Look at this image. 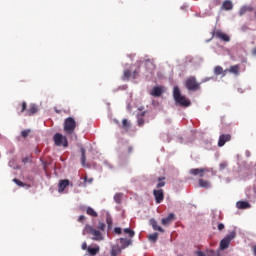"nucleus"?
<instances>
[{"mask_svg": "<svg viewBox=\"0 0 256 256\" xmlns=\"http://www.w3.org/2000/svg\"><path fill=\"white\" fill-rule=\"evenodd\" d=\"M150 95H152V97H161V95H163V89L159 86H155Z\"/></svg>", "mask_w": 256, "mask_h": 256, "instance_id": "obj_16", "label": "nucleus"}, {"mask_svg": "<svg viewBox=\"0 0 256 256\" xmlns=\"http://www.w3.org/2000/svg\"><path fill=\"white\" fill-rule=\"evenodd\" d=\"M149 223L152 226V229H154V231L165 233V229H163L161 226H158L157 220H155V218L150 219Z\"/></svg>", "mask_w": 256, "mask_h": 256, "instance_id": "obj_15", "label": "nucleus"}, {"mask_svg": "<svg viewBox=\"0 0 256 256\" xmlns=\"http://www.w3.org/2000/svg\"><path fill=\"white\" fill-rule=\"evenodd\" d=\"M131 77H133V72L129 69H125L122 76L123 81H129Z\"/></svg>", "mask_w": 256, "mask_h": 256, "instance_id": "obj_20", "label": "nucleus"}, {"mask_svg": "<svg viewBox=\"0 0 256 256\" xmlns=\"http://www.w3.org/2000/svg\"><path fill=\"white\" fill-rule=\"evenodd\" d=\"M225 229V224L220 223L218 224V231H223Z\"/></svg>", "mask_w": 256, "mask_h": 256, "instance_id": "obj_40", "label": "nucleus"}, {"mask_svg": "<svg viewBox=\"0 0 256 256\" xmlns=\"http://www.w3.org/2000/svg\"><path fill=\"white\" fill-rule=\"evenodd\" d=\"M89 248H87V242H84L82 244V250L85 251V250H88Z\"/></svg>", "mask_w": 256, "mask_h": 256, "instance_id": "obj_44", "label": "nucleus"}, {"mask_svg": "<svg viewBox=\"0 0 256 256\" xmlns=\"http://www.w3.org/2000/svg\"><path fill=\"white\" fill-rule=\"evenodd\" d=\"M227 162H222V163H220V165H219V169H220V171H224V169H227Z\"/></svg>", "mask_w": 256, "mask_h": 256, "instance_id": "obj_37", "label": "nucleus"}, {"mask_svg": "<svg viewBox=\"0 0 256 256\" xmlns=\"http://www.w3.org/2000/svg\"><path fill=\"white\" fill-rule=\"evenodd\" d=\"M153 195L155 197L156 203H161L163 199H165V194L163 193V189L153 190Z\"/></svg>", "mask_w": 256, "mask_h": 256, "instance_id": "obj_8", "label": "nucleus"}, {"mask_svg": "<svg viewBox=\"0 0 256 256\" xmlns=\"http://www.w3.org/2000/svg\"><path fill=\"white\" fill-rule=\"evenodd\" d=\"M205 171H207L206 168H193V169H190V175H194V176L198 175L200 177H204Z\"/></svg>", "mask_w": 256, "mask_h": 256, "instance_id": "obj_13", "label": "nucleus"}, {"mask_svg": "<svg viewBox=\"0 0 256 256\" xmlns=\"http://www.w3.org/2000/svg\"><path fill=\"white\" fill-rule=\"evenodd\" d=\"M85 233H88V235H92V240L93 241H103V235L101 234V232L95 228H93V226L87 224L85 226L84 229Z\"/></svg>", "mask_w": 256, "mask_h": 256, "instance_id": "obj_4", "label": "nucleus"}, {"mask_svg": "<svg viewBox=\"0 0 256 256\" xmlns=\"http://www.w3.org/2000/svg\"><path fill=\"white\" fill-rule=\"evenodd\" d=\"M252 55L256 56V47L252 50Z\"/></svg>", "mask_w": 256, "mask_h": 256, "instance_id": "obj_49", "label": "nucleus"}, {"mask_svg": "<svg viewBox=\"0 0 256 256\" xmlns=\"http://www.w3.org/2000/svg\"><path fill=\"white\" fill-rule=\"evenodd\" d=\"M120 243L122 245H124V247H129V245H131V240L125 239V238H121L120 239Z\"/></svg>", "mask_w": 256, "mask_h": 256, "instance_id": "obj_31", "label": "nucleus"}, {"mask_svg": "<svg viewBox=\"0 0 256 256\" xmlns=\"http://www.w3.org/2000/svg\"><path fill=\"white\" fill-rule=\"evenodd\" d=\"M247 11H251V8L244 6L240 9L239 11V15H245L247 13Z\"/></svg>", "mask_w": 256, "mask_h": 256, "instance_id": "obj_32", "label": "nucleus"}, {"mask_svg": "<svg viewBox=\"0 0 256 256\" xmlns=\"http://www.w3.org/2000/svg\"><path fill=\"white\" fill-rule=\"evenodd\" d=\"M236 207L238 209H249V208H251V204H249V202H247V201H238L236 203Z\"/></svg>", "mask_w": 256, "mask_h": 256, "instance_id": "obj_17", "label": "nucleus"}, {"mask_svg": "<svg viewBox=\"0 0 256 256\" xmlns=\"http://www.w3.org/2000/svg\"><path fill=\"white\" fill-rule=\"evenodd\" d=\"M30 133H31V129H27V130H23L21 132V135H22L23 139H27V136L30 135Z\"/></svg>", "mask_w": 256, "mask_h": 256, "instance_id": "obj_34", "label": "nucleus"}, {"mask_svg": "<svg viewBox=\"0 0 256 256\" xmlns=\"http://www.w3.org/2000/svg\"><path fill=\"white\" fill-rule=\"evenodd\" d=\"M21 109H20V114L21 113H25V111H27V102H22V104L20 105Z\"/></svg>", "mask_w": 256, "mask_h": 256, "instance_id": "obj_35", "label": "nucleus"}, {"mask_svg": "<svg viewBox=\"0 0 256 256\" xmlns=\"http://www.w3.org/2000/svg\"><path fill=\"white\" fill-rule=\"evenodd\" d=\"M39 111V108L35 104H30L28 109L26 110V117H31L35 114H37Z\"/></svg>", "mask_w": 256, "mask_h": 256, "instance_id": "obj_12", "label": "nucleus"}, {"mask_svg": "<svg viewBox=\"0 0 256 256\" xmlns=\"http://www.w3.org/2000/svg\"><path fill=\"white\" fill-rule=\"evenodd\" d=\"M139 69L137 70H134L133 73H132V79H137L139 77Z\"/></svg>", "mask_w": 256, "mask_h": 256, "instance_id": "obj_36", "label": "nucleus"}, {"mask_svg": "<svg viewBox=\"0 0 256 256\" xmlns=\"http://www.w3.org/2000/svg\"><path fill=\"white\" fill-rule=\"evenodd\" d=\"M146 69H155V64H153V60L147 59L145 61Z\"/></svg>", "mask_w": 256, "mask_h": 256, "instance_id": "obj_23", "label": "nucleus"}, {"mask_svg": "<svg viewBox=\"0 0 256 256\" xmlns=\"http://www.w3.org/2000/svg\"><path fill=\"white\" fill-rule=\"evenodd\" d=\"M87 161V157L85 156V148L81 149V163L83 167H85V162Z\"/></svg>", "mask_w": 256, "mask_h": 256, "instance_id": "obj_28", "label": "nucleus"}, {"mask_svg": "<svg viewBox=\"0 0 256 256\" xmlns=\"http://www.w3.org/2000/svg\"><path fill=\"white\" fill-rule=\"evenodd\" d=\"M70 181L65 179V180H60L58 184V193H63L67 187L70 185Z\"/></svg>", "mask_w": 256, "mask_h": 256, "instance_id": "obj_14", "label": "nucleus"}, {"mask_svg": "<svg viewBox=\"0 0 256 256\" xmlns=\"http://www.w3.org/2000/svg\"><path fill=\"white\" fill-rule=\"evenodd\" d=\"M122 199H123V194H121V193H116V194L114 195V201H115V203H117L118 205L121 203Z\"/></svg>", "mask_w": 256, "mask_h": 256, "instance_id": "obj_27", "label": "nucleus"}, {"mask_svg": "<svg viewBox=\"0 0 256 256\" xmlns=\"http://www.w3.org/2000/svg\"><path fill=\"white\" fill-rule=\"evenodd\" d=\"M99 251H100L99 246H96L95 248L88 247V253H89L91 256L97 255V253H99Z\"/></svg>", "mask_w": 256, "mask_h": 256, "instance_id": "obj_22", "label": "nucleus"}, {"mask_svg": "<svg viewBox=\"0 0 256 256\" xmlns=\"http://www.w3.org/2000/svg\"><path fill=\"white\" fill-rule=\"evenodd\" d=\"M22 163H29V158L28 157L23 158Z\"/></svg>", "mask_w": 256, "mask_h": 256, "instance_id": "obj_46", "label": "nucleus"}, {"mask_svg": "<svg viewBox=\"0 0 256 256\" xmlns=\"http://www.w3.org/2000/svg\"><path fill=\"white\" fill-rule=\"evenodd\" d=\"M105 227H106L105 223L99 222L98 229H99L100 231H105Z\"/></svg>", "mask_w": 256, "mask_h": 256, "instance_id": "obj_38", "label": "nucleus"}, {"mask_svg": "<svg viewBox=\"0 0 256 256\" xmlns=\"http://www.w3.org/2000/svg\"><path fill=\"white\" fill-rule=\"evenodd\" d=\"M13 182H14L16 185H18V187H25V185H27V184L23 183L21 180H19V179H17V178L13 179Z\"/></svg>", "mask_w": 256, "mask_h": 256, "instance_id": "obj_33", "label": "nucleus"}, {"mask_svg": "<svg viewBox=\"0 0 256 256\" xmlns=\"http://www.w3.org/2000/svg\"><path fill=\"white\" fill-rule=\"evenodd\" d=\"M214 37H216V39H220V41H224V43H229V41H231V37L221 30L215 31Z\"/></svg>", "mask_w": 256, "mask_h": 256, "instance_id": "obj_7", "label": "nucleus"}, {"mask_svg": "<svg viewBox=\"0 0 256 256\" xmlns=\"http://www.w3.org/2000/svg\"><path fill=\"white\" fill-rule=\"evenodd\" d=\"M106 223H107L108 227H112V225H113V220L111 219V217H107Z\"/></svg>", "mask_w": 256, "mask_h": 256, "instance_id": "obj_39", "label": "nucleus"}, {"mask_svg": "<svg viewBox=\"0 0 256 256\" xmlns=\"http://www.w3.org/2000/svg\"><path fill=\"white\" fill-rule=\"evenodd\" d=\"M129 127H131V124H129V121L127 119H123L122 129H124V131H129Z\"/></svg>", "mask_w": 256, "mask_h": 256, "instance_id": "obj_24", "label": "nucleus"}, {"mask_svg": "<svg viewBox=\"0 0 256 256\" xmlns=\"http://www.w3.org/2000/svg\"><path fill=\"white\" fill-rule=\"evenodd\" d=\"M228 141H231V134L220 135L218 140V147H223L225 143H228Z\"/></svg>", "mask_w": 256, "mask_h": 256, "instance_id": "obj_10", "label": "nucleus"}, {"mask_svg": "<svg viewBox=\"0 0 256 256\" xmlns=\"http://www.w3.org/2000/svg\"><path fill=\"white\" fill-rule=\"evenodd\" d=\"M85 219H86V217H85L84 215H81V216H79V218H78V222H79V223H83V221H85Z\"/></svg>", "mask_w": 256, "mask_h": 256, "instance_id": "obj_42", "label": "nucleus"}, {"mask_svg": "<svg viewBox=\"0 0 256 256\" xmlns=\"http://www.w3.org/2000/svg\"><path fill=\"white\" fill-rule=\"evenodd\" d=\"M222 9L224 11H231L233 9V2L231 0H225L222 4Z\"/></svg>", "mask_w": 256, "mask_h": 256, "instance_id": "obj_18", "label": "nucleus"}, {"mask_svg": "<svg viewBox=\"0 0 256 256\" xmlns=\"http://www.w3.org/2000/svg\"><path fill=\"white\" fill-rule=\"evenodd\" d=\"M237 234L235 231L230 232L224 239L220 241V249L219 251H225V249H229V245H231V240L235 239Z\"/></svg>", "mask_w": 256, "mask_h": 256, "instance_id": "obj_5", "label": "nucleus"}, {"mask_svg": "<svg viewBox=\"0 0 256 256\" xmlns=\"http://www.w3.org/2000/svg\"><path fill=\"white\" fill-rule=\"evenodd\" d=\"M149 241H153V243H156L157 239H159V233L155 232L153 234H150L148 236Z\"/></svg>", "mask_w": 256, "mask_h": 256, "instance_id": "obj_26", "label": "nucleus"}, {"mask_svg": "<svg viewBox=\"0 0 256 256\" xmlns=\"http://www.w3.org/2000/svg\"><path fill=\"white\" fill-rule=\"evenodd\" d=\"M176 217L175 214L170 213L167 217L162 218L161 224L164 225V227H167V225H171L173 221H175Z\"/></svg>", "mask_w": 256, "mask_h": 256, "instance_id": "obj_11", "label": "nucleus"}, {"mask_svg": "<svg viewBox=\"0 0 256 256\" xmlns=\"http://www.w3.org/2000/svg\"><path fill=\"white\" fill-rule=\"evenodd\" d=\"M185 87L188 91H199L201 83L197 82V77L190 76L185 80Z\"/></svg>", "mask_w": 256, "mask_h": 256, "instance_id": "obj_3", "label": "nucleus"}, {"mask_svg": "<svg viewBox=\"0 0 256 256\" xmlns=\"http://www.w3.org/2000/svg\"><path fill=\"white\" fill-rule=\"evenodd\" d=\"M111 256H117V250L115 248L111 250Z\"/></svg>", "mask_w": 256, "mask_h": 256, "instance_id": "obj_45", "label": "nucleus"}, {"mask_svg": "<svg viewBox=\"0 0 256 256\" xmlns=\"http://www.w3.org/2000/svg\"><path fill=\"white\" fill-rule=\"evenodd\" d=\"M139 125H143V120H139Z\"/></svg>", "mask_w": 256, "mask_h": 256, "instance_id": "obj_51", "label": "nucleus"}, {"mask_svg": "<svg viewBox=\"0 0 256 256\" xmlns=\"http://www.w3.org/2000/svg\"><path fill=\"white\" fill-rule=\"evenodd\" d=\"M211 79H213V77H207L202 79V83H207V81H211Z\"/></svg>", "mask_w": 256, "mask_h": 256, "instance_id": "obj_43", "label": "nucleus"}, {"mask_svg": "<svg viewBox=\"0 0 256 256\" xmlns=\"http://www.w3.org/2000/svg\"><path fill=\"white\" fill-rule=\"evenodd\" d=\"M214 75H222V77H225V75H227V72H225V70H223V67L216 66L214 68Z\"/></svg>", "mask_w": 256, "mask_h": 256, "instance_id": "obj_21", "label": "nucleus"}, {"mask_svg": "<svg viewBox=\"0 0 256 256\" xmlns=\"http://www.w3.org/2000/svg\"><path fill=\"white\" fill-rule=\"evenodd\" d=\"M143 115H145V112H143V113L141 114L142 117H143Z\"/></svg>", "mask_w": 256, "mask_h": 256, "instance_id": "obj_52", "label": "nucleus"}, {"mask_svg": "<svg viewBox=\"0 0 256 256\" xmlns=\"http://www.w3.org/2000/svg\"><path fill=\"white\" fill-rule=\"evenodd\" d=\"M199 187H202V189H210L211 187V182L207 180L200 179L198 181Z\"/></svg>", "mask_w": 256, "mask_h": 256, "instance_id": "obj_19", "label": "nucleus"}, {"mask_svg": "<svg viewBox=\"0 0 256 256\" xmlns=\"http://www.w3.org/2000/svg\"><path fill=\"white\" fill-rule=\"evenodd\" d=\"M86 213H87V215H90V217H97L98 216L96 211L93 208H91V207H88L86 209Z\"/></svg>", "mask_w": 256, "mask_h": 256, "instance_id": "obj_25", "label": "nucleus"}, {"mask_svg": "<svg viewBox=\"0 0 256 256\" xmlns=\"http://www.w3.org/2000/svg\"><path fill=\"white\" fill-rule=\"evenodd\" d=\"M253 253L256 256V246H253Z\"/></svg>", "mask_w": 256, "mask_h": 256, "instance_id": "obj_50", "label": "nucleus"}, {"mask_svg": "<svg viewBox=\"0 0 256 256\" xmlns=\"http://www.w3.org/2000/svg\"><path fill=\"white\" fill-rule=\"evenodd\" d=\"M173 97L177 105H180L181 107H189L191 105V101L181 95V90L177 86L173 89Z\"/></svg>", "mask_w": 256, "mask_h": 256, "instance_id": "obj_1", "label": "nucleus"}, {"mask_svg": "<svg viewBox=\"0 0 256 256\" xmlns=\"http://www.w3.org/2000/svg\"><path fill=\"white\" fill-rule=\"evenodd\" d=\"M133 151V147L129 146L128 147V153H131Z\"/></svg>", "mask_w": 256, "mask_h": 256, "instance_id": "obj_48", "label": "nucleus"}, {"mask_svg": "<svg viewBox=\"0 0 256 256\" xmlns=\"http://www.w3.org/2000/svg\"><path fill=\"white\" fill-rule=\"evenodd\" d=\"M53 139L57 147H69V142L67 141V137L63 136V134L56 133Z\"/></svg>", "mask_w": 256, "mask_h": 256, "instance_id": "obj_6", "label": "nucleus"}, {"mask_svg": "<svg viewBox=\"0 0 256 256\" xmlns=\"http://www.w3.org/2000/svg\"><path fill=\"white\" fill-rule=\"evenodd\" d=\"M124 233L129 235V237H135V231L131 230L130 228H125Z\"/></svg>", "mask_w": 256, "mask_h": 256, "instance_id": "obj_30", "label": "nucleus"}, {"mask_svg": "<svg viewBox=\"0 0 256 256\" xmlns=\"http://www.w3.org/2000/svg\"><path fill=\"white\" fill-rule=\"evenodd\" d=\"M75 129H77V121H75V118H66L64 120V133L68 136L75 135Z\"/></svg>", "mask_w": 256, "mask_h": 256, "instance_id": "obj_2", "label": "nucleus"}, {"mask_svg": "<svg viewBox=\"0 0 256 256\" xmlns=\"http://www.w3.org/2000/svg\"><path fill=\"white\" fill-rule=\"evenodd\" d=\"M159 183L156 185L157 189H161V187H165V177L158 178Z\"/></svg>", "mask_w": 256, "mask_h": 256, "instance_id": "obj_29", "label": "nucleus"}, {"mask_svg": "<svg viewBox=\"0 0 256 256\" xmlns=\"http://www.w3.org/2000/svg\"><path fill=\"white\" fill-rule=\"evenodd\" d=\"M240 69L241 67L239 66V64H236V65L230 66L228 69H225L224 73H231L232 75H235L236 77H238Z\"/></svg>", "mask_w": 256, "mask_h": 256, "instance_id": "obj_9", "label": "nucleus"}, {"mask_svg": "<svg viewBox=\"0 0 256 256\" xmlns=\"http://www.w3.org/2000/svg\"><path fill=\"white\" fill-rule=\"evenodd\" d=\"M197 256H205V253H203L202 251H198Z\"/></svg>", "mask_w": 256, "mask_h": 256, "instance_id": "obj_47", "label": "nucleus"}, {"mask_svg": "<svg viewBox=\"0 0 256 256\" xmlns=\"http://www.w3.org/2000/svg\"><path fill=\"white\" fill-rule=\"evenodd\" d=\"M114 233H116L117 235H121V233H122L121 228L116 227V228L114 229Z\"/></svg>", "mask_w": 256, "mask_h": 256, "instance_id": "obj_41", "label": "nucleus"}]
</instances>
